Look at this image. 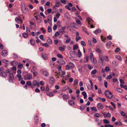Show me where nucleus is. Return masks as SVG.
Listing matches in <instances>:
<instances>
[{"label": "nucleus", "instance_id": "obj_39", "mask_svg": "<svg viewBox=\"0 0 127 127\" xmlns=\"http://www.w3.org/2000/svg\"><path fill=\"white\" fill-rule=\"evenodd\" d=\"M57 57L59 58L62 59L63 58V56L60 54H58L57 55Z\"/></svg>", "mask_w": 127, "mask_h": 127}, {"label": "nucleus", "instance_id": "obj_26", "mask_svg": "<svg viewBox=\"0 0 127 127\" xmlns=\"http://www.w3.org/2000/svg\"><path fill=\"white\" fill-rule=\"evenodd\" d=\"M43 75L45 76H48L49 75V73L47 71H43Z\"/></svg>", "mask_w": 127, "mask_h": 127}, {"label": "nucleus", "instance_id": "obj_28", "mask_svg": "<svg viewBox=\"0 0 127 127\" xmlns=\"http://www.w3.org/2000/svg\"><path fill=\"white\" fill-rule=\"evenodd\" d=\"M70 54L71 56L73 57H75V53L72 51H70Z\"/></svg>", "mask_w": 127, "mask_h": 127}, {"label": "nucleus", "instance_id": "obj_54", "mask_svg": "<svg viewBox=\"0 0 127 127\" xmlns=\"http://www.w3.org/2000/svg\"><path fill=\"white\" fill-rule=\"evenodd\" d=\"M105 127H114L113 125H111L110 124L106 125H105Z\"/></svg>", "mask_w": 127, "mask_h": 127}, {"label": "nucleus", "instance_id": "obj_41", "mask_svg": "<svg viewBox=\"0 0 127 127\" xmlns=\"http://www.w3.org/2000/svg\"><path fill=\"white\" fill-rule=\"evenodd\" d=\"M47 31L49 32H52V29L50 26H49L48 27Z\"/></svg>", "mask_w": 127, "mask_h": 127}, {"label": "nucleus", "instance_id": "obj_50", "mask_svg": "<svg viewBox=\"0 0 127 127\" xmlns=\"http://www.w3.org/2000/svg\"><path fill=\"white\" fill-rule=\"evenodd\" d=\"M120 113L121 115L123 116H126V114L125 112L123 111L120 112Z\"/></svg>", "mask_w": 127, "mask_h": 127}, {"label": "nucleus", "instance_id": "obj_35", "mask_svg": "<svg viewBox=\"0 0 127 127\" xmlns=\"http://www.w3.org/2000/svg\"><path fill=\"white\" fill-rule=\"evenodd\" d=\"M76 22L78 24L81 25V23L79 20L77 18L76 20Z\"/></svg>", "mask_w": 127, "mask_h": 127}, {"label": "nucleus", "instance_id": "obj_4", "mask_svg": "<svg viewBox=\"0 0 127 127\" xmlns=\"http://www.w3.org/2000/svg\"><path fill=\"white\" fill-rule=\"evenodd\" d=\"M32 74L28 73L25 74L24 78L25 80H29L32 79Z\"/></svg>", "mask_w": 127, "mask_h": 127}, {"label": "nucleus", "instance_id": "obj_36", "mask_svg": "<svg viewBox=\"0 0 127 127\" xmlns=\"http://www.w3.org/2000/svg\"><path fill=\"white\" fill-rule=\"evenodd\" d=\"M112 44V42L110 41L107 43L106 46L107 47H109Z\"/></svg>", "mask_w": 127, "mask_h": 127}, {"label": "nucleus", "instance_id": "obj_6", "mask_svg": "<svg viewBox=\"0 0 127 127\" xmlns=\"http://www.w3.org/2000/svg\"><path fill=\"white\" fill-rule=\"evenodd\" d=\"M15 21L18 24H19V23L18 22V21H19L20 24H22L23 23V21L22 19L21 18L20 15H19L18 17L15 18Z\"/></svg>", "mask_w": 127, "mask_h": 127}, {"label": "nucleus", "instance_id": "obj_38", "mask_svg": "<svg viewBox=\"0 0 127 127\" xmlns=\"http://www.w3.org/2000/svg\"><path fill=\"white\" fill-rule=\"evenodd\" d=\"M105 118H110L111 117V114L109 113H108L104 116Z\"/></svg>", "mask_w": 127, "mask_h": 127}, {"label": "nucleus", "instance_id": "obj_58", "mask_svg": "<svg viewBox=\"0 0 127 127\" xmlns=\"http://www.w3.org/2000/svg\"><path fill=\"white\" fill-rule=\"evenodd\" d=\"M47 12L49 13H51L52 11V9L51 8H48L47 9Z\"/></svg>", "mask_w": 127, "mask_h": 127}, {"label": "nucleus", "instance_id": "obj_18", "mask_svg": "<svg viewBox=\"0 0 127 127\" xmlns=\"http://www.w3.org/2000/svg\"><path fill=\"white\" fill-rule=\"evenodd\" d=\"M55 81L54 78L52 77L49 79V82L50 84H53L54 83Z\"/></svg>", "mask_w": 127, "mask_h": 127}, {"label": "nucleus", "instance_id": "obj_14", "mask_svg": "<svg viewBox=\"0 0 127 127\" xmlns=\"http://www.w3.org/2000/svg\"><path fill=\"white\" fill-rule=\"evenodd\" d=\"M0 75L3 77H6L7 76L6 73L4 71H2L0 72Z\"/></svg>", "mask_w": 127, "mask_h": 127}, {"label": "nucleus", "instance_id": "obj_37", "mask_svg": "<svg viewBox=\"0 0 127 127\" xmlns=\"http://www.w3.org/2000/svg\"><path fill=\"white\" fill-rule=\"evenodd\" d=\"M91 108L92 110L94 111L95 112H96L97 111V109L95 107H91Z\"/></svg>", "mask_w": 127, "mask_h": 127}, {"label": "nucleus", "instance_id": "obj_43", "mask_svg": "<svg viewBox=\"0 0 127 127\" xmlns=\"http://www.w3.org/2000/svg\"><path fill=\"white\" fill-rule=\"evenodd\" d=\"M78 80L77 79H75L74 81V85H77L78 84Z\"/></svg>", "mask_w": 127, "mask_h": 127}, {"label": "nucleus", "instance_id": "obj_30", "mask_svg": "<svg viewBox=\"0 0 127 127\" xmlns=\"http://www.w3.org/2000/svg\"><path fill=\"white\" fill-rule=\"evenodd\" d=\"M61 5V4L60 2H56L55 4V5L57 7H59Z\"/></svg>", "mask_w": 127, "mask_h": 127}, {"label": "nucleus", "instance_id": "obj_20", "mask_svg": "<svg viewBox=\"0 0 127 127\" xmlns=\"http://www.w3.org/2000/svg\"><path fill=\"white\" fill-rule=\"evenodd\" d=\"M101 30L100 29H97L95 31H94V33L96 34L99 33H100L101 32Z\"/></svg>", "mask_w": 127, "mask_h": 127}, {"label": "nucleus", "instance_id": "obj_16", "mask_svg": "<svg viewBox=\"0 0 127 127\" xmlns=\"http://www.w3.org/2000/svg\"><path fill=\"white\" fill-rule=\"evenodd\" d=\"M91 60L92 63L94 64H95L97 63V60L95 58L91 59Z\"/></svg>", "mask_w": 127, "mask_h": 127}, {"label": "nucleus", "instance_id": "obj_13", "mask_svg": "<svg viewBox=\"0 0 127 127\" xmlns=\"http://www.w3.org/2000/svg\"><path fill=\"white\" fill-rule=\"evenodd\" d=\"M77 24L74 23H70V26L71 27L76 29L77 28Z\"/></svg>", "mask_w": 127, "mask_h": 127}, {"label": "nucleus", "instance_id": "obj_51", "mask_svg": "<svg viewBox=\"0 0 127 127\" xmlns=\"http://www.w3.org/2000/svg\"><path fill=\"white\" fill-rule=\"evenodd\" d=\"M47 42L49 44H51L52 43V40L50 38H49L48 39Z\"/></svg>", "mask_w": 127, "mask_h": 127}, {"label": "nucleus", "instance_id": "obj_40", "mask_svg": "<svg viewBox=\"0 0 127 127\" xmlns=\"http://www.w3.org/2000/svg\"><path fill=\"white\" fill-rule=\"evenodd\" d=\"M77 55L79 57H80L82 55L81 53V52L80 50L79 49L78 50V52L77 53Z\"/></svg>", "mask_w": 127, "mask_h": 127}, {"label": "nucleus", "instance_id": "obj_21", "mask_svg": "<svg viewBox=\"0 0 127 127\" xmlns=\"http://www.w3.org/2000/svg\"><path fill=\"white\" fill-rule=\"evenodd\" d=\"M115 124L117 125H119V126H121L123 124L120 121H119L118 122H116L115 123Z\"/></svg>", "mask_w": 127, "mask_h": 127}, {"label": "nucleus", "instance_id": "obj_61", "mask_svg": "<svg viewBox=\"0 0 127 127\" xmlns=\"http://www.w3.org/2000/svg\"><path fill=\"white\" fill-rule=\"evenodd\" d=\"M81 38L80 37H78V36H77L76 37V40L77 42L79 40L81 39Z\"/></svg>", "mask_w": 127, "mask_h": 127}, {"label": "nucleus", "instance_id": "obj_11", "mask_svg": "<svg viewBox=\"0 0 127 127\" xmlns=\"http://www.w3.org/2000/svg\"><path fill=\"white\" fill-rule=\"evenodd\" d=\"M8 54V52L7 51L4 50H3L1 53V55L3 56H6Z\"/></svg>", "mask_w": 127, "mask_h": 127}, {"label": "nucleus", "instance_id": "obj_10", "mask_svg": "<svg viewBox=\"0 0 127 127\" xmlns=\"http://www.w3.org/2000/svg\"><path fill=\"white\" fill-rule=\"evenodd\" d=\"M32 84L33 86H37L38 87H39V84L38 83L37 81L36 80H34L32 82Z\"/></svg>", "mask_w": 127, "mask_h": 127}, {"label": "nucleus", "instance_id": "obj_7", "mask_svg": "<svg viewBox=\"0 0 127 127\" xmlns=\"http://www.w3.org/2000/svg\"><path fill=\"white\" fill-rule=\"evenodd\" d=\"M57 63L60 65H63L65 64V62L63 59H59L57 61Z\"/></svg>", "mask_w": 127, "mask_h": 127}, {"label": "nucleus", "instance_id": "obj_27", "mask_svg": "<svg viewBox=\"0 0 127 127\" xmlns=\"http://www.w3.org/2000/svg\"><path fill=\"white\" fill-rule=\"evenodd\" d=\"M30 42L31 45H34L35 44V41L33 39H31L30 40Z\"/></svg>", "mask_w": 127, "mask_h": 127}, {"label": "nucleus", "instance_id": "obj_55", "mask_svg": "<svg viewBox=\"0 0 127 127\" xmlns=\"http://www.w3.org/2000/svg\"><path fill=\"white\" fill-rule=\"evenodd\" d=\"M62 74L61 77H62L65 74V71H63L61 72Z\"/></svg>", "mask_w": 127, "mask_h": 127}, {"label": "nucleus", "instance_id": "obj_25", "mask_svg": "<svg viewBox=\"0 0 127 127\" xmlns=\"http://www.w3.org/2000/svg\"><path fill=\"white\" fill-rule=\"evenodd\" d=\"M17 77L18 78V79L19 81H21L23 79L21 75L20 74H18L17 75Z\"/></svg>", "mask_w": 127, "mask_h": 127}, {"label": "nucleus", "instance_id": "obj_46", "mask_svg": "<svg viewBox=\"0 0 127 127\" xmlns=\"http://www.w3.org/2000/svg\"><path fill=\"white\" fill-rule=\"evenodd\" d=\"M96 69H94L91 72V73L92 74L94 75L96 73Z\"/></svg>", "mask_w": 127, "mask_h": 127}, {"label": "nucleus", "instance_id": "obj_23", "mask_svg": "<svg viewBox=\"0 0 127 127\" xmlns=\"http://www.w3.org/2000/svg\"><path fill=\"white\" fill-rule=\"evenodd\" d=\"M42 56L43 58L45 60H47L48 58L47 55L44 53H43L42 54Z\"/></svg>", "mask_w": 127, "mask_h": 127}, {"label": "nucleus", "instance_id": "obj_56", "mask_svg": "<svg viewBox=\"0 0 127 127\" xmlns=\"http://www.w3.org/2000/svg\"><path fill=\"white\" fill-rule=\"evenodd\" d=\"M85 107V106L84 105H81L80 107V108L81 110H83L84 109Z\"/></svg>", "mask_w": 127, "mask_h": 127}, {"label": "nucleus", "instance_id": "obj_24", "mask_svg": "<svg viewBox=\"0 0 127 127\" xmlns=\"http://www.w3.org/2000/svg\"><path fill=\"white\" fill-rule=\"evenodd\" d=\"M96 51L98 53L99 55V54H102L101 53V51L100 49L99 48H97L95 49Z\"/></svg>", "mask_w": 127, "mask_h": 127}, {"label": "nucleus", "instance_id": "obj_15", "mask_svg": "<svg viewBox=\"0 0 127 127\" xmlns=\"http://www.w3.org/2000/svg\"><path fill=\"white\" fill-rule=\"evenodd\" d=\"M71 74L69 73H68L67 75H65V76L63 77V79L65 80H67L69 78Z\"/></svg>", "mask_w": 127, "mask_h": 127}, {"label": "nucleus", "instance_id": "obj_60", "mask_svg": "<svg viewBox=\"0 0 127 127\" xmlns=\"http://www.w3.org/2000/svg\"><path fill=\"white\" fill-rule=\"evenodd\" d=\"M40 88L41 90L42 91H44L45 90V88L44 86H41L40 87Z\"/></svg>", "mask_w": 127, "mask_h": 127}, {"label": "nucleus", "instance_id": "obj_9", "mask_svg": "<svg viewBox=\"0 0 127 127\" xmlns=\"http://www.w3.org/2000/svg\"><path fill=\"white\" fill-rule=\"evenodd\" d=\"M60 95H62V97L64 99L67 100L69 99V96L68 95L65 94L63 95V93H61Z\"/></svg>", "mask_w": 127, "mask_h": 127}, {"label": "nucleus", "instance_id": "obj_1", "mask_svg": "<svg viewBox=\"0 0 127 127\" xmlns=\"http://www.w3.org/2000/svg\"><path fill=\"white\" fill-rule=\"evenodd\" d=\"M99 58L98 60V62L99 63L103 64L104 60L106 62H108L109 60L108 57L107 56H103L102 54H99Z\"/></svg>", "mask_w": 127, "mask_h": 127}, {"label": "nucleus", "instance_id": "obj_19", "mask_svg": "<svg viewBox=\"0 0 127 127\" xmlns=\"http://www.w3.org/2000/svg\"><path fill=\"white\" fill-rule=\"evenodd\" d=\"M68 103L71 106H74V105L75 102L72 100H69L68 101Z\"/></svg>", "mask_w": 127, "mask_h": 127}, {"label": "nucleus", "instance_id": "obj_52", "mask_svg": "<svg viewBox=\"0 0 127 127\" xmlns=\"http://www.w3.org/2000/svg\"><path fill=\"white\" fill-rule=\"evenodd\" d=\"M60 32H56L54 34V36L55 37H57L59 36L60 34Z\"/></svg>", "mask_w": 127, "mask_h": 127}, {"label": "nucleus", "instance_id": "obj_34", "mask_svg": "<svg viewBox=\"0 0 127 127\" xmlns=\"http://www.w3.org/2000/svg\"><path fill=\"white\" fill-rule=\"evenodd\" d=\"M82 94L84 96V98L86 99L87 98V95L86 92H83L82 93Z\"/></svg>", "mask_w": 127, "mask_h": 127}, {"label": "nucleus", "instance_id": "obj_42", "mask_svg": "<svg viewBox=\"0 0 127 127\" xmlns=\"http://www.w3.org/2000/svg\"><path fill=\"white\" fill-rule=\"evenodd\" d=\"M70 41L71 38L70 37L68 38L66 40L65 42L66 43H68L70 42Z\"/></svg>", "mask_w": 127, "mask_h": 127}, {"label": "nucleus", "instance_id": "obj_57", "mask_svg": "<svg viewBox=\"0 0 127 127\" xmlns=\"http://www.w3.org/2000/svg\"><path fill=\"white\" fill-rule=\"evenodd\" d=\"M117 90L118 92L120 93H122L123 92L122 90L120 88H117Z\"/></svg>", "mask_w": 127, "mask_h": 127}, {"label": "nucleus", "instance_id": "obj_64", "mask_svg": "<svg viewBox=\"0 0 127 127\" xmlns=\"http://www.w3.org/2000/svg\"><path fill=\"white\" fill-rule=\"evenodd\" d=\"M11 70L13 71H15L17 69L16 67L15 66H13L11 68Z\"/></svg>", "mask_w": 127, "mask_h": 127}, {"label": "nucleus", "instance_id": "obj_44", "mask_svg": "<svg viewBox=\"0 0 127 127\" xmlns=\"http://www.w3.org/2000/svg\"><path fill=\"white\" fill-rule=\"evenodd\" d=\"M61 14L60 13H59L58 12L55 15V17L57 18V19L59 18V17L60 16Z\"/></svg>", "mask_w": 127, "mask_h": 127}, {"label": "nucleus", "instance_id": "obj_53", "mask_svg": "<svg viewBox=\"0 0 127 127\" xmlns=\"http://www.w3.org/2000/svg\"><path fill=\"white\" fill-rule=\"evenodd\" d=\"M49 90V86L48 85H47L46 86V88L45 89V91L47 92H48Z\"/></svg>", "mask_w": 127, "mask_h": 127}, {"label": "nucleus", "instance_id": "obj_49", "mask_svg": "<svg viewBox=\"0 0 127 127\" xmlns=\"http://www.w3.org/2000/svg\"><path fill=\"white\" fill-rule=\"evenodd\" d=\"M94 117L96 118H99L100 117V116L98 113H96L94 115Z\"/></svg>", "mask_w": 127, "mask_h": 127}, {"label": "nucleus", "instance_id": "obj_62", "mask_svg": "<svg viewBox=\"0 0 127 127\" xmlns=\"http://www.w3.org/2000/svg\"><path fill=\"white\" fill-rule=\"evenodd\" d=\"M40 30L42 31L43 33H45L46 32V30L43 28H42L40 29Z\"/></svg>", "mask_w": 127, "mask_h": 127}, {"label": "nucleus", "instance_id": "obj_29", "mask_svg": "<svg viewBox=\"0 0 127 127\" xmlns=\"http://www.w3.org/2000/svg\"><path fill=\"white\" fill-rule=\"evenodd\" d=\"M46 94L48 96H53V95L51 93L49 92H47L46 93Z\"/></svg>", "mask_w": 127, "mask_h": 127}, {"label": "nucleus", "instance_id": "obj_48", "mask_svg": "<svg viewBox=\"0 0 127 127\" xmlns=\"http://www.w3.org/2000/svg\"><path fill=\"white\" fill-rule=\"evenodd\" d=\"M90 59L94 58L93 54L92 52H91L90 54Z\"/></svg>", "mask_w": 127, "mask_h": 127}, {"label": "nucleus", "instance_id": "obj_47", "mask_svg": "<svg viewBox=\"0 0 127 127\" xmlns=\"http://www.w3.org/2000/svg\"><path fill=\"white\" fill-rule=\"evenodd\" d=\"M110 70V68L108 66H106L105 68V71L107 72H108Z\"/></svg>", "mask_w": 127, "mask_h": 127}, {"label": "nucleus", "instance_id": "obj_8", "mask_svg": "<svg viewBox=\"0 0 127 127\" xmlns=\"http://www.w3.org/2000/svg\"><path fill=\"white\" fill-rule=\"evenodd\" d=\"M21 8L23 12L24 13H26L27 12V10L25 5L24 3H22L21 4Z\"/></svg>", "mask_w": 127, "mask_h": 127}, {"label": "nucleus", "instance_id": "obj_2", "mask_svg": "<svg viewBox=\"0 0 127 127\" xmlns=\"http://www.w3.org/2000/svg\"><path fill=\"white\" fill-rule=\"evenodd\" d=\"M104 94L105 96L108 98L111 99L113 97V95L112 93L108 90L105 91Z\"/></svg>", "mask_w": 127, "mask_h": 127}, {"label": "nucleus", "instance_id": "obj_32", "mask_svg": "<svg viewBox=\"0 0 127 127\" xmlns=\"http://www.w3.org/2000/svg\"><path fill=\"white\" fill-rule=\"evenodd\" d=\"M115 57L117 59L120 61H121L122 60L121 57L120 55H116V56Z\"/></svg>", "mask_w": 127, "mask_h": 127}, {"label": "nucleus", "instance_id": "obj_22", "mask_svg": "<svg viewBox=\"0 0 127 127\" xmlns=\"http://www.w3.org/2000/svg\"><path fill=\"white\" fill-rule=\"evenodd\" d=\"M35 123L36 124H38V116H36L34 117Z\"/></svg>", "mask_w": 127, "mask_h": 127}, {"label": "nucleus", "instance_id": "obj_33", "mask_svg": "<svg viewBox=\"0 0 127 127\" xmlns=\"http://www.w3.org/2000/svg\"><path fill=\"white\" fill-rule=\"evenodd\" d=\"M22 35L23 37L25 38H27L28 36V34L26 32H24L23 33Z\"/></svg>", "mask_w": 127, "mask_h": 127}, {"label": "nucleus", "instance_id": "obj_3", "mask_svg": "<svg viewBox=\"0 0 127 127\" xmlns=\"http://www.w3.org/2000/svg\"><path fill=\"white\" fill-rule=\"evenodd\" d=\"M74 65L72 63H69L68 64L65 66V69L66 70H69L70 69H73L74 67Z\"/></svg>", "mask_w": 127, "mask_h": 127}, {"label": "nucleus", "instance_id": "obj_12", "mask_svg": "<svg viewBox=\"0 0 127 127\" xmlns=\"http://www.w3.org/2000/svg\"><path fill=\"white\" fill-rule=\"evenodd\" d=\"M87 22H88L89 24H93L94 21L92 18H88L86 19Z\"/></svg>", "mask_w": 127, "mask_h": 127}, {"label": "nucleus", "instance_id": "obj_63", "mask_svg": "<svg viewBox=\"0 0 127 127\" xmlns=\"http://www.w3.org/2000/svg\"><path fill=\"white\" fill-rule=\"evenodd\" d=\"M57 69L59 71H61L62 70V66L60 65L58 66L57 67Z\"/></svg>", "mask_w": 127, "mask_h": 127}, {"label": "nucleus", "instance_id": "obj_59", "mask_svg": "<svg viewBox=\"0 0 127 127\" xmlns=\"http://www.w3.org/2000/svg\"><path fill=\"white\" fill-rule=\"evenodd\" d=\"M88 67L90 69H91L93 68V66L90 64H88Z\"/></svg>", "mask_w": 127, "mask_h": 127}, {"label": "nucleus", "instance_id": "obj_31", "mask_svg": "<svg viewBox=\"0 0 127 127\" xmlns=\"http://www.w3.org/2000/svg\"><path fill=\"white\" fill-rule=\"evenodd\" d=\"M78 45L75 44L73 46V50H76L78 49Z\"/></svg>", "mask_w": 127, "mask_h": 127}, {"label": "nucleus", "instance_id": "obj_45", "mask_svg": "<svg viewBox=\"0 0 127 127\" xmlns=\"http://www.w3.org/2000/svg\"><path fill=\"white\" fill-rule=\"evenodd\" d=\"M103 122L105 124H109L110 121H108L106 119H105L103 120Z\"/></svg>", "mask_w": 127, "mask_h": 127}, {"label": "nucleus", "instance_id": "obj_5", "mask_svg": "<svg viewBox=\"0 0 127 127\" xmlns=\"http://www.w3.org/2000/svg\"><path fill=\"white\" fill-rule=\"evenodd\" d=\"M8 76V80L9 81L12 82L14 79V74L12 73H10L9 74Z\"/></svg>", "mask_w": 127, "mask_h": 127}, {"label": "nucleus", "instance_id": "obj_17", "mask_svg": "<svg viewBox=\"0 0 127 127\" xmlns=\"http://www.w3.org/2000/svg\"><path fill=\"white\" fill-rule=\"evenodd\" d=\"M97 108L100 109H102L104 107L103 105L101 103H99L97 105Z\"/></svg>", "mask_w": 127, "mask_h": 127}]
</instances>
